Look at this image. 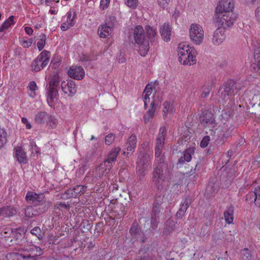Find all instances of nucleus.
Here are the masks:
<instances>
[{
	"instance_id": "nucleus-8",
	"label": "nucleus",
	"mask_w": 260,
	"mask_h": 260,
	"mask_svg": "<svg viewBox=\"0 0 260 260\" xmlns=\"http://www.w3.org/2000/svg\"><path fill=\"white\" fill-rule=\"evenodd\" d=\"M50 57V52L49 51H43L32 62V70L35 72L42 70L48 64Z\"/></svg>"
},
{
	"instance_id": "nucleus-47",
	"label": "nucleus",
	"mask_w": 260,
	"mask_h": 260,
	"mask_svg": "<svg viewBox=\"0 0 260 260\" xmlns=\"http://www.w3.org/2000/svg\"><path fill=\"white\" fill-rule=\"evenodd\" d=\"M14 16H11L4 21V22L3 23V25L4 26L5 28L8 29L10 26L14 24Z\"/></svg>"
},
{
	"instance_id": "nucleus-51",
	"label": "nucleus",
	"mask_w": 260,
	"mask_h": 260,
	"mask_svg": "<svg viewBox=\"0 0 260 260\" xmlns=\"http://www.w3.org/2000/svg\"><path fill=\"white\" fill-rule=\"evenodd\" d=\"M254 17L256 23L260 25V6H258L255 10Z\"/></svg>"
},
{
	"instance_id": "nucleus-25",
	"label": "nucleus",
	"mask_w": 260,
	"mask_h": 260,
	"mask_svg": "<svg viewBox=\"0 0 260 260\" xmlns=\"http://www.w3.org/2000/svg\"><path fill=\"white\" fill-rule=\"evenodd\" d=\"M15 156L20 164H25L27 162L26 152L21 147H17L14 149Z\"/></svg>"
},
{
	"instance_id": "nucleus-54",
	"label": "nucleus",
	"mask_w": 260,
	"mask_h": 260,
	"mask_svg": "<svg viewBox=\"0 0 260 260\" xmlns=\"http://www.w3.org/2000/svg\"><path fill=\"white\" fill-rule=\"evenodd\" d=\"M21 122L23 124L25 125L26 129H30L31 128L32 126L26 118H21Z\"/></svg>"
},
{
	"instance_id": "nucleus-2",
	"label": "nucleus",
	"mask_w": 260,
	"mask_h": 260,
	"mask_svg": "<svg viewBox=\"0 0 260 260\" xmlns=\"http://www.w3.org/2000/svg\"><path fill=\"white\" fill-rule=\"evenodd\" d=\"M177 53L178 60L182 64L191 66L196 63V51L193 47L188 44H179Z\"/></svg>"
},
{
	"instance_id": "nucleus-24",
	"label": "nucleus",
	"mask_w": 260,
	"mask_h": 260,
	"mask_svg": "<svg viewBox=\"0 0 260 260\" xmlns=\"http://www.w3.org/2000/svg\"><path fill=\"white\" fill-rule=\"evenodd\" d=\"M58 98V89L49 88L47 102L50 107H53L57 102Z\"/></svg>"
},
{
	"instance_id": "nucleus-33",
	"label": "nucleus",
	"mask_w": 260,
	"mask_h": 260,
	"mask_svg": "<svg viewBox=\"0 0 260 260\" xmlns=\"http://www.w3.org/2000/svg\"><path fill=\"white\" fill-rule=\"evenodd\" d=\"M60 81L59 75L56 73L50 79L49 88H57Z\"/></svg>"
},
{
	"instance_id": "nucleus-50",
	"label": "nucleus",
	"mask_w": 260,
	"mask_h": 260,
	"mask_svg": "<svg viewBox=\"0 0 260 260\" xmlns=\"http://www.w3.org/2000/svg\"><path fill=\"white\" fill-rule=\"evenodd\" d=\"M210 140V138L209 136H207L204 137L202 139V140L201 142V144H200L201 147L202 148L206 147L208 146Z\"/></svg>"
},
{
	"instance_id": "nucleus-41",
	"label": "nucleus",
	"mask_w": 260,
	"mask_h": 260,
	"mask_svg": "<svg viewBox=\"0 0 260 260\" xmlns=\"http://www.w3.org/2000/svg\"><path fill=\"white\" fill-rule=\"evenodd\" d=\"M255 197L254 202L256 206L260 207V187H256L254 189Z\"/></svg>"
},
{
	"instance_id": "nucleus-61",
	"label": "nucleus",
	"mask_w": 260,
	"mask_h": 260,
	"mask_svg": "<svg viewBox=\"0 0 260 260\" xmlns=\"http://www.w3.org/2000/svg\"><path fill=\"white\" fill-rule=\"evenodd\" d=\"M170 224H172V225H174V222H173L172 221H168L166 223V230L168 232H170V231L172 230V227L171 228V229H168V228H167L168 225Z\"/></svg>"
},
{
	"instance_id": "nucleus-52",
	"label": "nucleus",
	"mask_w": 260,
	"mask_h": 260,
	"mask_svg": "<svg viewBox=\"0 0 260 260\" xmlns=\"http://www.w3.org/2000/svg\"><path fill=\"white\" fill-rule=\"evenodd\" d=\"M170 0H157L158 5L162 8H166L170 2Z\"/></svg>"
},
{
	"instance_id": "nucleus-48",
	"label": "nucleus",
	"mask_w": 260,
	"mask_h": 260,
	"mask_svg": "<svg viewBox=\"0 0 260 260\" xmlns=\"http://www.w3.org/2000/svg\"><path fill=\"white\" fill-rule=\"evenodd\" d=\"M30 233L31 234L36 236L39 239H41L42 238L41 231L40 228L39 227H35L31 230Z\"/></svg>"
},
{
	"instance_id": "nucleus-45",
	"label": "nucleus",
	"mask_w": 260,
	"mask_h": 260,
	"mask_svg": "<svg viewBox=\"0 0 260 260\" xmlns=\"http://www.w3.org/2000/svg\"><path fill=\"white\" fill-rule=\"evenodd\" d=\"M46 122L53 128L56 126L57 120L54 116L48 115V118Z\"/></svg>"
},
{
	"instance_id": "nucleus-19",
	"label": "nucleus",
	"mask_w": 260,
	"mask_h": 260,
	"mask_svg": "<svg viewBox=\"0 0 260 260\" xmlns=\"http://www.w3.org/2000/svg\"><path fill=\"white\" fill-rule=\"evenodd\" d=\"M38 202L34 206L38 214H42L46 212L51 205V202L45 198L44 199L39 200Z\"/></svg>"
},
{
	"instance_id": "nucleus-39",
	"label": "nucleus",
	"mask_w": 260,
	"mask_h": 260,
	"mask_svg": "<svg viewBox=\"0 0 260 260\" xmlns=\"http://www.w3.org/2000/svg\"><path fill=\"white\" fill-rule=\"evenodd\" d=\"M7 133L4 128H0V148L7 142Z\"/></svg>"
},
{
	"instance_id": "nucleus-23",
	"label": "nucleus",
	"mask_w": 260,
	"mask_h": 260,
	"mask_svg": "<svg viewBox=\"0 0 260 260\" xmlns=\"http://www.w3.org/2000/svg\"><path fill=\"white\" fill-rule=\"evenodd\" d=\"M163 198L161 196L158 197L156 199L154 203L152 215V223L154 224L158 220L157 214L160 211V206L162 203Z\"/></svg>"
},
{
	"instance_id": "nucleus-3",
	"label": "nucleus",
	"mask_w": 260,
	"mask_h": 260,
	"mask_svg": "<svg viewBox=\"0 0 260 260\" xmlns=\"http://www.w3.org/2000/svg\"><path fill=\"white\" fill-rule=\"evenodd\" d=\"M152 156L146 152H141L137 161V175L140 180H142L151 168V160Z\"/></svg>"
},
{
	"instance_id": "nucleus-60",
	"label": "nucleus",
	"mask_w": 260,
	"mask_h": 260,
	"mask_svg": "<svg viewBox=\"0 0 260 260\" xmlns=\"http://www.w3.org/2000/svg\"><path fill=\"white\" fill-rule=\"evenodd\" d=\"M145 90H147V91L149 92L148 93H147L148 95H149V96L151 95L153 89L151 86H150L149 85H147L146 86Z\"/></svg>"
},
{
	"instance_id": "nucleus-26",
	"label": "nucleus",
	"mask_w": 260,
	"mask_h": 260,
	"mask_svg": "<svg viewBox=\"0 0 260 260\" xmlns=\"http://www.w3.org/2000/svg\"><path fill=\"white\" fill-rule=\"evenodd\" d=\"M26 201L31 204L34 205V206L39 201V200L44 199V196L42 193L37 194L33 192H28L26 195Z\"/></svg>"
},
{
	"instance_id": "nucleus-5",
	"label": "nucleus",
	"mask_w": 260,
	"mask_h": 260,
	"mask_svg": "<svg viewBox=\"0 0 260 260\" xmlns=\"http://www.w3.org/2000/svg\"><path fill=\"white\" fill-rule=\"evenodd\" d=\"M166 133V128L165 126L160 127L158 135L156 139L155 156L156 161H160V162L164 161V156L162 154V151L164 149Z\"/></svg>"
},
{
	"instance_id": "nucleus-53",
	"label": "nucleus",
	"mask_w": 260,
	"mask_h": 260,
	"mask_svg": "<svg viewBox=\"0 0 260 260\" xmlns=\"http://www.w3.org/2000/svg\"><path fill=\"white\" fill-rule=\"evenodd\" d=\"M110 0H101L100 2V9L104 10L107 8L110 4Z\"/></svg>"
},
{
	"instance_id": "nucleus-64",
	"label": "nucleus",
	"mask_w": 260,
	"mask_h": 260,
	"mask_svg": "<svg viewBox=\"0 0 260 260\" xmlns=\"http://www.w3.org/2000/svg\"><path fill=\"white\" fill-rule=\"evenodd\" d=\"M52 0H45V5L47 6H50Z\"/></svg>"
},
{
	"instance_id": "nucleus-34",
	"label": "nucleus",
	"mask_w": 260,
	"mask_h": 260,
	"mask_svg": "<svg viewBox=\"0 0 260 260\" xmlns=\"http://www.w3.org/2000/svg\"><path fill=\"white\" fill-rule=\"evenodd\" d=\"M48 114L45 112H40L36 114L35 120L38 123H42L47 121Z\"/></svg>"
},
{
	"instance_id": "nucleus-17",
	"label": "nucleus",
	"mask_w": 260,
	"mask_h": 260,
	"mask_svg": "<svg viewBox=\"0 0 260 260\" xmlns=\"http://www.w3.org/2000/svg\"><path fill=\"white\" fill-rule=\"evenodd\" d=\"M230 135V128L228 125L225 123L217 125V127L215 128L214 135H216L217 138L221 139L226 138Z\"/></svg>"
},
{
	"instance_id": "nucleus-27",
	"label": "nucleus",
	"mask_w": 260,
	"mask_h": 260,
	"mask_svg": "<svg viewBox=\"0 0 260 260\" xmlns=\"http://www.w3.org/2000/svg\"><path fill=\"white\" fill-rule=\"evenodd\" d=\"M172 28L171 26L167 23H164L160 28V33L162 39L166 42L171 40Z\"/></svg>"
},
{
	"instance_id": "nucleus-16",
	"label": "nucleus",
	"mask_w": 260,
	"mask_h": 260,
	"mask_svg": "<svg viewBox=\"0 0 260 260\" xmlns=\"http://www.w3.org/2000/svg\"><path fill=\"white\" fill-rule=\"evenodd\" d=\"M68 75L71 78L76 80H81L85 76V72L82 67L73 66L69 69Z\"/></svg>"
},
{
	"instance_id": "nucleus-57",
	"label": "nucleus",
	"mask_w": 260,
	"mask_h": 260,
	"mask_svg": "<svg viewBox=\"0 0 260 260\" xmlns=\"http://www.w3.org/2000/svg\"><path fill=\"white\" fill-rule=\"evenodd\" d=\"M241 254L246 258H248L250 256V251L248 249H244L241 250Z\"/></svg>"
},
{
	"instance_id": "nucleus-38",
	"label": "nucleus",
	"mask_w": 260,
	"mask_h": 260,
	"mask_svg": "<svg viewBox=\"0 0 260 260\" xmlns=\"http://www.w3.org/2000/svg\"><path fill=\"white\" fill-rule=\"evenodd\" d=\"M130 233L134 238H136L137 240H141L142 233L136 226H132L130 229Z\"/></svg>"
},
{
	"instance_id": "nucleus-21",
	"label": "nucleus",
	"mask_w": 260,
	"mask_h": 260,
	"mask_svg": "<svg viewBox=\"0 0 260 260\" xmlns=\"http://www.w3.org/2000/svg\"><path fill=\"white\" fill-rule=\"evenodd\" d=\"M234 83H226L220 89V91L224 100L226 99V96L234 95L237 93L236 89L234 88Z\"/></svg>"
},
{
	"instance_id": "nucleus-1",
	"label": "nucleus",
	"mask_w": 260,
	"mask_h": 260,
	"mask_svg": "<svg viewBox=\"0 0 260 260\" xmlns=\"http://www.w3.org/2000/svg\"><path fill=\"white\" fill-rule=\"evenodd\" d=\"M134 38L139 48V52L142 56H145L149 50V41L157 35V29L150 25H146L145 30L141 25L136 26L134 30Z\"/></svg>"
},
{
	"instance_id": "nucleus-15",
	"label": "nucleus",
	"mask_w": 260,
	"mask_h": 260,
	"mask_svg": "<svg viewBox=\"0 0 260 260\" xmlns=\"http://www.w3.org/2000/svg\"><path fill=\"white\" fill-rule=\"evenodd\" d=\"M225 29L219 27L213 32L212 38V43L214 45H219L221 44L226 38V33Z\"/></svg>"
},
{
	"instance_id": "nucleus-43",
	"label": "nucleus",
	"mask_w": 260,
	"mask_h": 260,
	"mask_svg": "<svg viewBox=\"0 0 260 260\" xmlns=\"http://www.w3.org/2000/svg\"><path fill=\"white\" fill-rule=\"evenodd\" d=\"M87 186L84 185H77L73 188V191L76 194L83 193L86 190Z\"/></svg>"
},
{
	"instance_id": "nucleus-18",
	"label": "nucleus",
	"mask_w": 260,
	"mask_h": 260,
	"mask_svg": "<svg viewBox=\"0 0 260 260\" xmlns=\"http://www.w3.org/2000/svg\"><path fill=\"white\" fill-rule=\"evenodd\" d=\"M153 98H154L155 96ZM156 100L154 99L153 101L151 102L150 106L149 107L146 113L144 115L143 119L145 123L149 122L154 118L156 109Z\"/></svg>"
},
{
	"instance_id": "nucleus-13",
	"label": "nucleus",
	"mask_w": 260,
	"mask_h": 260,
	"mask_svg": "<svg viewBox=\"0 0 260 260\" xmlns=\"http://www.w3.org/2000/svg\"><path fill=\"white\" fill-rule=\"evenodd\" d=\"M75 16V12L71 10L66 14L62 18V23L60 27L62 31L67 30L75 25L74 18Z\"/></svg>"
},
{
	"instance_id": "nucleus-44",
	"label": "nucleus",
	"mask_w": 260,
	"mask_h": 260,
	"mask_svg": "<svg viewBox=\"0 0 260 260\" xmlns=\"http://www.w3.org/2000/svg\"><path fill=\"white\" fill-rule=\"evenodd\" d=\"M147 90H144L143 93V100L144 102V108L146 109V106L148 104H149L150 102V96L148 95V93L149 92L147 91Z\"/></svg>"
},
{
	"instance_id": "nucleus-36",
	"label": "nucleus",
	"mask_w": 260,
	"mask_h": 260,
	"mask_svg": "<svg viewBox=\"0 0 260 260\" xmlns=\"http://www.w3.org/2000/svg\"><path fill=\"white\" fill-rule=\"evenodd\" d=\"M27 88L29 90V95L31 98H35L36 95V91L38 89L36 83L35 81H30L28 83Z\"/></svg>"
},
{
	"instance_id": "nucleus-30",
	"label": "nucleus",
	"mask_w": 260,
	"mask_h": 260,
	"mask_svg": "<svg viewBox=\"0 0 260 260\" xmlns=\"http://www.w3.org/2000/svg\"><path fill=\"white\" fill-rule=\"evenodd\" d=\"M16 210L11 206H4L0 209V215L3 217H10L14 215Z\"/></svg>"
},
{
	"instance_id": "nucleus-28",
	"label": "nucleus",
	"mask_w": 260,
	"mask_h": 260,
	"mask_svg": "<svg viewBox=\"0 0 260 260\" xmlns=\"http://www.w3.org/2000/svg\"><path fill=\"white\" fill-rule=\"evenodd\" d=\"M194 152V149L193 147H190L186 149L183 152V156L181 157L178 160L179 164H183L185 161L189 162L191 160L192 155Z\"/></svg>"
},
{
	"instance_id": "nucleus-62",
	"label": "nucleus",
	"mask_w": 260,
	"mask_h": 260,
	"mask_svg": "<svg viewBox=\"0 0 260 260\" xmlns=\"http://www.w3.org/2000/svg\"><path fill=\"white\" fill-rule=\"evenodd\" d=\"M59 208H68V206L67 205H66L65 203H60L58 204V207Z\"/></svg>"
},
{
	"instance_id": "nucleus-58",
	"label": "nucleus",
	"mask_w": 260,
	"mask_h": 260,
	"mask_svg": "<svg viewBox=\"0 0 260 260\" xmlns=\"http://www.w3.org/2000/svg\"><path fill=\"white\" fill-rule=\"evenodd\" d=\"M254 59L257 62V66L259 69H260V54L257 53L254 54Z\"/></svg>"
},
{
	"instance_id": "nucleus-32",
	"label": "nucleus",
	"mask_w": 260,
	"mask_h": 260,
	"mask_svg": "<svg viewBox=\"0 0 260 260\" xmlns=\"http://www.w3.org/2000/svg\"><path fill=\"white\" fill-rule=\"evenodd\" d=\"M234 207L232 206L228 207L224 212V217L226 223H232L233 222Z\"/></svg>"
},
{
	"instance_id": "nucleus-12",
	"label": "nucleus",
	"mask_w": 260,
	"mask_h": 260,
	"mask_svg": "<svg viewBox=\"0 0 260 260\" xmlns=\"http://www.w3.org/2000/svg\"><path fill=\"white\" fill-rule=\"evenodd\" d=\"M62 91L69 96H73L77 92V86L74 81L71 80L63 81L61 83Z\"/></svg>"
},
{
	"instance_id": "nucleus-35",
	"label": "nucleus",
	"mask_w": 260,
	"mask_h": 260,
	"mask_svg": "<svg viewBox=\"0 0 260 260\" xmlns=\"http://www.w3.org/2000/svg\"><path fill=\"white\" fill-rule=\"evenodd\" d=\"M46 37L44 34L40 35L37 39V46L39 51L42 50L46 45Z\"/></svg>"
},
{
	"instance_id": "nucleus-59",
	"label": "nucleus",
	"mask_w": 260,
	"mask_h": 260,
	"mask_svg": "<svg viewBox=\"0 0 260 260\" xmlns=\"http://www.w3.org/2000/svg\"><path fill=\"white\" fill-rule=\"evenodd\" d=\"M25 32L28 35H31L33 33L32 29L29 26H26L24 28Z\"/></svg>"
},
{
	"instance_id": "nucleus-22",
	"label": "nucleus",
	"mask_w": 260,
	"mask_h": 260,
	"mask_svg": "<svg viewBox=\"0 0 260 260\" xmlns=\"http://www.w3.org/2000/svg\"><path fill=\"white\" fill-rule=\"evenodd\" d=\"M109 165L105 161L103 162L101 165L96 168L94 172H93L94 178L97 179L106 175L111 169H109Z\"/></svg>"
},
{
	"instance_id": "nucleus-4",
	"label": "nucleus",
	"mask_w": 260,
	"mask_h": 260,
	"mask_svg": "<svg viewBox=\"0 0 260 260\" xmlns=\"http://www.w3.org/2000/svg\"><path fill=\"white\" fill-rule=\"evenodd\" d=\"M155 164L157 163L158 165L154 168L152 181L155 184L159 186L162 185L163 183L168 180L170 174L162 164L164 161L160 162L156 161L155 159Z\"/></svg>"
},
{
	"instance_id": "nucleus-37",
	"label": "nucleus",
	"mask_w": 260,
	"mask_h": 260,
	"mask_svg": "<svg viewBox=\"0 0 260 260\" xmlns=\"http://www.w3.org/2000/svg\"><path fill=\"white\" fill-rule=\"evenodd\" d=\"M189 206V202L187 200H185L183 202H182L181 204V207L177 213V216H182L184 215L187 208Z\"/></svg>"
},
{
	"instance_id": "nucleus-10",
	"label": "nucleus",
	"mask_w": 260,
	"mask_h": 260,
	"mask_svg": "<svg viewBox=\"0 0 260 260\" xmlns=\"http://www.w3.org/2000/svg\"><path fill=\"white\" fill-rule=\"evenodd\" d=\"M24 253L20 254L24 259L28 258H34L43 254V250L39 247H37L34 245H25L23 247L20 248Z\"/></svg>"
},
{
	"instance_id": "nucleus-63",
	"label": "nucleus",
	"mask_w": 260,
	"mask_h": 260,
	"mask_svg": "<svg viewBox=\"0 0 260 260\" xmlns=\"http://www.w3.org/2000/svg\"><path fill=\"white\" fill-rule=\"evenodd\" d=\"M58 10H56L55 9H52V8L50 9L49 11V13L52 15H55L57 13Z\"/></svg>"
},
{
	"instance_id": "nucleus-42",
	"label": "nucleus",
	"mask_w": 260,
	"mask_h": 260,
	"mask_svg": "<svg viewBox=\"0 0 260 260\" xmlns=\"http://www.w3.org/2000/svg\"><path fill=\"white\" fill-rule=\"evenodd\" d=\"M37 212H36L35 208L32 206H29L25 209V215L28 217H32L33 216L36 215Z\"/></svg>"
},
{
	"instance_id": "nucleus-7",
	"label": "nucleus",
	"mask_w": 260,
	"mask_h": 260,
	"mask_svg": "<svg viewBox=\"0 0 260 260\" xmlns=\"http://www.w3.org/2000/svg\"><path fill=\"white\" fill-rule=\"evenodd\" d=\"M189 36L192 43L196 45L201 44L204 39V31L202 26L193 23L190 25Z\"/></svg>"
},
{
	"instance_id": "nucleus-20",
	"label": "nucleus",
	"mask_w": 260,
	"mask_h": 260,
	"mask_svg": "<svg viewBox=\"0 0 260 260\" xmlns=\"http://www.w3.org/2000/svg\"><path fill=\"white\" fill-rule=\"evenodd\" d=\"M121 150V148L119 147L113 148L111 151L109 152L107 158L104 161L108 165V168L111 169L115 161H116V158Z\"/></svg>"
},
{
	"instance_id": "nucleus-55",
	"label": "nucleus",
	"mask_w": 260,
	"mask_h": 260,
	"mask_svg": "<svg viewBox=\"0 0 260 260\" xmlns=\"http://www.w3.org/2000/svg\"><path fill=\"white\" fill-rule=\"evenodd\" d=\"M210 91V87L203 88L202 96L203 98L207 97L209 94Z\"/></svg>"
},
{
	"instance_id": "nucleus-11",
	"label": "nucleus",
	"mask_w": 260,
	"mask_h": 260,
	"mask_svg": "<svg viewBox=\"0 0 260 260\" xmlns=\"http://www.w3.org/2000/svg\"><path fill=\"white\" fill-rule=\"evenodd\" d=\"M234 2L233 0L220 1L215 9V14L234 13Z\"/></svg>"
},
{
	"instance_id": "nucleus-14",
	"label": "nucleus",
	"mask_w": 260,
	"mask_h": 260,
	"mask_svg": "<svg viewBox=\"0 0 260 260\" xmlns=\"http://www.w3.org/2000/svg\"><path fill=\"white\" fill-rule=\"evenodd\" d=\"M113 34V28L110 23L107 21L99 25L98 34L100 38L105 39L110 36Z\"/></svg>"
},
{
	"instance_id": "nucleus-49",
	"label": "nucleus",
	"mask_w": 260,
	"mask_h": 260,
	"mask_svg": "<svg viewBox=\"0 0 260 260\" xmlns=\"http://www.w3.org/2000/svg\"><path fill=\"white\" fill-rule=\"evenodd\" d=\"M20 44L24 48H28L30 47L32 43V40L31 39H28L27 40L22 39L20 42Z\"/></svg>"
},
{
	"instance_id": "nucleus-56",
	"label": "nucleus",
	"mask_w": 260,
	"mask_h": 260,
	"mask_svg": "<svg viewBox=\"0 0 260 260\" xmlns=\"http://www.w3.org/2000/svg\"><path fill=\"white\" fill-rule=\"evenodd\" d=\"M255 197L254 191L253 193H249L246 196V200L247 202H254V199Z\"/></svg>"
},
{
	"instance_id": "nucleus-9",
	"label": "nucleus",
	"mask_w": 260,
	"mask_h": 260,
	"mask_svg": "<svg viewBox=\"0 0 260 260\" xmlns=\"http://www.w3.org/2000/svg\"><path fill=\"white\" fill-rule=\"evenodd\" d=\"M201 123L204 127L206 133L214 135L215 128L217 127L215 118L211 113H207L201 117Z\"/></svg>"
},
{
	"instance_id": "nucleus-6",
	"label": "nucleus",
	"mask_w": 260,
	"mask_h": 260,
	"mask_svg": "<svg viewBox=\"0 0 260 260\" xmlns=\"http://www.w3.org/2000/svg\"><path fill=\"white\" fill-rule=\"evenodd\" d=\"M236 19L237 15L234 13L214 14V22L224 29L232 26Z\"/></svg>"
},
{
	"instance_id": "nucleus-46",
	"label": "nucleus",
	"mask_w": 260,
	"mask_h": 260,
	"mask_svg": "<svg viewBox=\"0 0 260 260\" xmlns=\"http://www.w3.org/2000/svg\"><path fill=\"white\" fill-rule=\"evenodd\" d=\"M115 137L113 134H109L106 136L105 141L106 145H110L114 141Z\"/></svg>"
},
{
	"instance_id": "nucleus-31",
	"label": "nucleus",
	"mask_w": 260,
	"mask_h": 260,
	"mask_svg": "<svg viewBox=\"0 0 260 260\" xmlns=\"http://www.w3.org/2000/svg\"><path fill=\"white\" fill-rule=\"evenodd\" d=\"M175 108L173 104H170L168 102H165L163 104L162 113L164 116L168 114H173L175 112Z\"/></svg>"
},
{
	"instance_id": "nucleus-29",
	"label": "nucleus",
	"mask_w": 260,
	"mask_h": 260,
	"mask_svg": "<svg viewBox=\"0 0 260 260\" xmlns=\"http://www.w3.org/2000/svg\"><path fill=\"white\" fill-rule=\"evenodd\" d=\"M137 145V137L136 135L132 134L127 139L126 142V150L127 151V155L128 154L129 152H133L136 147Z\"/></svg>"
},
{
	"instance_id": "nucleus-40",
	"label": "nucleus",
	"mask_w": 260,
	"mask_h": 260,
	"mask_svg": "<svg viewBox=\"0 0 260 260\" xmlns=\"http://www.w3.org/2000/svg\"><path fill=\"white\" fill-rule=\"evenodd\" d=\"M125 4L132 9H136L139 6L138 0H124Z\"/></svg>"
}]
</instances>
